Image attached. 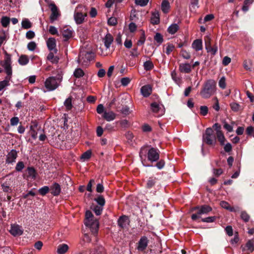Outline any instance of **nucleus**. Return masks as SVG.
<instances>
[{"label":"nucleus","instance_id":"obj_50","mask_svg":"<svg viewBox=\"0 0 254 254\" xmlns=\"http://www.w3.org/2000/svg\"><path fill=\"white\" fill-rule=\"evenodd\" d=\"M208 53H210L212 55H214L217 51V46L212 47L211 46L206 49Z\"/></svg>","mask_w":254,"mask_h":254},{"label":"nucleus","instance_id":"obj_5","mask_svg":"<svg viewBox=\"0 0 254 254\" xmlns=\"http://www.w3.org/2000/svg\"><path fill=\"white\" fill-rule=\"evenodd\" d=\"M93 57V54L91 52H82L78 58L77 62L83 65H87Z\"/></svg>","mask_w":254,"mask_h":254},{"label":"nucleus","instance_id":"obj_61","mask_svg":"<svg viewBox=\"0 0 254 254\" xmlns=\"http://www.w3.org/2000/svg\"><path fill=\"white\" fill-rule=\"evenodd\" d=\"M36 47V44L34 42H31L27 45V48L30 51H34Z\"/></svg>","mask_w":254,"mask_h":254},{"label":"nucleus","instance_id":"obj_36","mask_svg":"<svg viewBox=\"0 0 254 254\" xmlns=\"http://www.w3.org/2000/svg\"><path fill=\"white\" fill-rule=\"evenodd\" d=\"M244 67L247 70H251L253 68L252 62L251 60H246L244 62Z\"/></svg>","mask_w":254,"mask_h":254},{"label":"nucleus","instance_id":"obj_47","mask_svg":"<svg viewBox=\"0 0 254 254\" xmlns=\"http://www.w3.org/2000/svg\"><path fill=\"white\" fill-rule=\"evenodd\" d=\"M64 105L67 110L71 109L72 108L71 99L70 98L66 99L64 101Z\"/></svg>","mask_w":254,"mask_h":254},{"label":"nucleus","instance_id":"obj_58","mask_svg":"<svg viewBox=\"0 0 254 254\" xmlns=\"http://www.w3.org/2000/svg\"><path fill=\"white\" fill-rule=\"evenodd\" d=\"M28 174L29 176L31 177L32 178H35L36 177V172L34 169L33 168H28Z\"/></svg>","mask_w":254,"mask_h":254},{"label":"nucleus","instance_id":"obj_41","mask_svg":"<svg viewBox=\"0 0 254 254\" xmlns=\"http://www.w3.org/2000/svg\"><path fill=\"white\" fill-rule=\"evenodd\" d=\"M254 1V0H252V2H248L247 0H245L244 2V5L242 8V10L245 12L248 11L249 8V5L251 4Z\"/></svg>","mask_w":254,"mask_h":254},{"label":"nucleus","instance_id":"obj_29","mask_svg":"<svg viewBox=\"0 0 254 254\" xmlns=\"http://www.w3.org/2000/svg\"><path fill=\"white\" fill-rule=\"evenodd\" d=\"M179 26L177 24H172L168 28V32L171 34H175L179 29Z\"/></svg>","mask_w":254,"mask_h":254},{"label":"nucleus","instance_id":"obj_30","mask_svg":"<svg viewBox=\"0 0 254 254\" xmlns=\"http://www.w3.org/2000/svg\"><path fill=\"white\" fill-rule=\"evenodd\" d=\"M159 15L158 13L154 12L152 13V17L151 18V22L153 24H157L159 23Z\"/></svg>","mask_w":254,"mask_h":254},{"label":"nucleus","instance_id":"obj_18","mask_svg":"<svg viewBox=\"0 0 254 254\" xmlns=\"http://www.w3.org/2000/svg\"><path fill=\"white\" fill-rule=\"evenodd\" d=\"M179 70L183 73H190L191 70V65L187 63H183L180 64Z\"/></svg>","mask_w":254,"mask_h":254},{"label":"nucleus","instance_id":"obj_54","mask_svg":"<svg viewBox=\"0 0 254 254\" xmlns=\"http://www.w3.org/2000/svg\"><path fill=\"white\" fill-rule=\"evenodd\" d=\"M155 40L159 44H161L163 42V39L162 36L160 33H156L154 36Z\"/></svg>","mask_w":254,"mask_h":254},{"label":"nucleus","instance_id":"obj_59","mask_svg":"<svg viewBox=\"0 0 254 254\" xmlns=\"http://www.w3.org/2000/svg\"><path fill=\"white\" fill-rule=\"evenodd\" d=\"M24 167V165L23 162H18L16 166L15 169L17 171H21Z\"/></svg>","mask_w":254,"mask_h":254},{"label":"nucleus","instance_id":"obj_38","mask_svg":"<svg viewBox=\"0 0 254 254\" xmlns=\"http://www.w3.org/2000/svg\"><path fill=\"white\" fill-rule=\"evenodd\" d=\"M241 218L245 222H247L250 220V216L248 214V213L246 211H243L241 213Z\"/></svg>","mask_w":254,"mask_h":254},{"label":"nucleus","instance_id":"obj_43","mask_svg":"<svg viewBox=\"0 0 254 254\" xmlns=\"http://www.w3.org/2000/svg\"><path fill=\"white\" fill-rule=\"evenodd\" d=\"M198 7V0H190V8L191 9H195Z\"/></svg>","mask_w":254,"mask_h":254},{"label":"nucleus","instance_id":"obj_15","mask_svg":"<svg viewBox=\"0 0 254 254\" xmlns=\"http://www.w3.org/2000/svg\"><path fill=\"white\" fill-rule=\"evenodd\" d=\"M216 134L217 138L218 139V140L219 141L220 144L221 145H224L225 142L226 141V138L222 131L221 130V127H218V128L217 129Z\"/></svg>","mask_w":254,"mask_h":254},{"label":"nucleus","instance_id":"obj_11","mask_svg":"<svg viewBox=\"0 0 254 254\" xmlns=\"http://www.w3.org/2000/svg\"><path fill=\"white\" fill-rule=\"evenodd\" d=\"M148 239L146 237H142L138 243L137 250L139 251H143L148 245Z\"/></svg>","mask_w":254,"mask_h":254},{"label":"nucleus","instance_id":"obj_6","mask_svg":"<svg viewBox=\"0 0 254 254\" xmlns=\"http://www.w3.org/2000/svg\"><path fill=\"white\" fill-rule=\"evenodd\" d=\"M204 141L209 145L215 144V137L213 133V130L211 128H207L205 130V134L203 135Z\"/></svg>","mask_w":254,"mask_h":254},{"label":"nucleus","instance_id":"obj_42","mask_svg":"<svg viewBox=\"0 0 254 254\" xmlns=\"http://www.w3.org/2000/svg\"><path fill=\"white\" fill-rule=\"evenodd\" d=\"M1 186L2 190L4 192H10L12 191V189L10 188V187L7 183H3L2 184H1Z\"/></svg>","mask_w":254,"mask_h":254},{"label":"nucleus","instance_id":"obj_55","mask_svg":"<svg viewBox=\"0 0 254 254\" xmlns=\"http://www.w3.org/2000/svg\"><path fill=\"white\" fill-rule=\"evenodd\" d=\"M149 0H135V3L141 6H144L147 4Z\"/></svg>","mask_w":254,"mask_h":254},{"label":"nucleus","instance_id":"obj_34","mask_svg":"<svg viewBox=\"0 0 254 254\" xmlns=\"http://www.w3.org/2000/svg\"><path fill=\"white\" fill-rule=\"evenodd\" d=\"M230 105L231 109L234 112H238L239 110H242L243 109V108H242L239 104L236 102L231 103Z\"/></svg>","mask_w":254,"mask_h":254},{"label":"nucleus","instance_id":"obj_22","mask_svg":"<svg viewBox=\"0 0 254 254\" xmlns=\"http://www.w3.org/2000/svg\"><path fill=\"white\" fill-rule=\"evenodd\" d=\"M141 92L144 97H148L152 92V88L149 85L143 86L141 88Z\"/></svg>","mask_w":254,"mask_h":254},{"label":"nucleus","instance_id":"obj_12","mask_svg":"<svg viewBox=\"0 0 254 254\" xmlns=\"http://www.w3.org/2000/svg\"><path fill=\"white\" fill-rule=\"evenodd\" d=\"M17 157V152L15 150H11L7 155L6 162L8 164L12 163L15 161Z\"/></svg>","mask_w":254,"mask_h":254},{"label":"nucleus","instance_id":"obj_32","mask_svg":"<svg viewBox=\"0 0 254 254\" xmlns=\"http://www.w3.org/2000/svg\"><path fill=\"white\" fill-rule=\"evenodd\" d=\"M92 152L90 150H88L83 153L80 157V159L83 161L88 160L91 156Z\"/></svg>","mask_w":254,"mask_h":254},{"label":"nucleus","instance_id":"obj_64","mask_svg":"<svg viewBox=\"0 0 254 254\" xmlns=\"http://www.w3.org/2000/svg\"><path fill=\"white\" fill-rule=\"evenodd\" d=\"M231 61V59L230 58L225 56L224 57L223 61H222V64L226 66L228 65Z\"/></svg>","mask_w":254,"mask_h":254},{"label":"nucleus","instance_id":"obj_14","mask_svg":"<svg viewBox=\"0 0 254 254\" xmlns=\"http://www.w3.org/2000/svg\"><path fill=\"white\" fill-rule=\"evenodd\" d=\"M192 210H198V214H207L212 210V208L208 205H202L200 207H195L192 208Z\"/></svg>","mask_w":254,"mask_h":254},{"label":"nucleus","instance_id":"obj_46","mask_svg":"<svg viewBox=\"0 0 254 254\" xmlns=\"http://www.w3.org/2000/svg\"><path fill=\"white\" fill-rule=\"evenodd\" d=\"M93 210L97 215H100L102 212L103 207L101 206H95L93 208Z\"/></svg>","mask_w":254,"mask_h":254},{"label":"nucleus","instance_id":"obj_44","mask_svg":"<svg viewBox=\"0 0 254 254\" xmlns=\"http://www.w3.org/2000/svg\"><path fill=\"white\" fill-rule=\"evenodd\" d=\"M152 111L155 113H158L160 110L159 105L156 103H153L151 104Z\"/></svg>","mask_w":254,"mask_h":254},{"label":"nucleus","instance_id":"obj_56","mask_svg":"<svg viewBox=\"0 0 254 254\" xmlns=\"http://www.w3.org/2000/svg\"><path fill=\"white\" fill-rule=\"evenodd\" d=\"M108 23L110 25L115 26L117 24V20L116 17H111L108 19Z\"/></svg>","mask_w":254,"mask_h":254},{"label":"nucleus","instance_id":"obj_17","mask_svg":"<svg viewBox=\"0 0 254 254\" xmlns=\"http://www.w3.org/2000/svg\"><path fill=\"white\" fill-rule=\"evenodd\" d=\"M243 251H247V253H252L254 250V242L249 240L244 247H242Z\"/></svg>","mask_w":254,"mask_h":254},{"label":"nucleus","instance_id":"obj_20","mask_svg":"<svg viewBox=\"0 0 254 254\" xmlns=\"http://www.w3.org/2000/svg\"><path fill=\"white\" fill-rule=\"evenodd\" d=\"M47 45L49 50H54L55 53H57V50L55 49L56 46V40L54 38H49L47 41Z\"/></svg>","mask_w":254,"mask_h":254},{"label":"nucleus","instance_id":"obj_51","mask_svg":"<svg viewBox=\"0 0 254 254\" xmlns=\"http://www.w3.org/2000/svg\"><path fill=\"white\" fill-rule=\"evenodd\" d=\"M175 46L171 44H168L166 47V53L169 55L174 49Z\"/></svg>","mask_w":254,"mask_h":254},{"label":"nucleus","instance_id":"obj_25","mask_svg":"<svg viewBox=\"0 0 254 254\" xmlns=\"http://www.w3.org/2000/svg\"><path fill=\"white\" fill-rule=\"evenodd\" d=\"M170 8V5L169 2L167 0H163L161 3V9L162 11L167 13L169 12Z\"/></svg>","mask_w":254,"mask_h":254},{"label":"nucleus","instance_id":"obj_3","mask_svg":"<svg viewBox=\"0 0 254 254\" xmlns=\"http://www.w3.org/2000/svg\"><path fill=\"white\" fill-rule=\"evenodd\" d=\"M62 77H49L45 82V86L48 91L54 90L59 86Z\"/></svg>","mask_w":254,"mask_h":254},{"label":"nucleus","instance_id":"obj_16","mask_svg":"<svg viewBox=\"0 0 254 254\" xmlns=\"http://www.w3.org/2000/svg\"><path fill=\"white\" fill-rule=\"evenodd\" d=\"M116 117V114L113 111H105L103 115V118L108 122L113 121Z\"/></svg>","mask_w":254,"mask_h":254},{"label":"nucleus","instance_id":"obj_10","mask_svg":"<svg viewBox=\"0 0 254 254\" xmlns=\"http://www.w3.org/2000/svg\"><path fill=\"white\" fill-rule=\"evenodd\" d=\"M9 232L11 235L14 236L21 235L23 233V230L18 225H11Z\"/></svg>","mask_w":254,"mask_h":254},{"label":"nucleus","instance_id":"obj_24","mask_svg":"<svg viewBox=\"0 0 254 254\" xmlns=\"http://www.w3.org/2000/svg\"><path fill=\"white\" fill-rule=\"evenodd\" d=\"M129 220L127 217L126 216H121L118 220V225L122 228L125 227L128 224Z\"/></svg>","mask_w":254,"mask_h":254},{"label":"nucleus","instance_id":"obj_45","mask_svg":"<svg viewBox=\"0 0 254 254\" xmlns=\"http://www.w3.org/2000/svg\"><path fill=\"white\" fill-rule=\"evenodd\" d=\"M1 23L4 27H6L9 23V18L7 17H3L1 20Z\"/></svg>","mask_w":254,"mask_h":254},{"label":"nucleus","instance_id":"obj_63","mask_svg":"<svg viewBox=\"0 0 254 254\" xmlns=\"http://www.w3.org/2000/svg\"><path fill=\"white\" fill-rule=\"evenodd\" d=\"M35 36V33L31 30L27 31L26 33V37L28 39H31L33 38Z\"/></svg>","mask_w":254,"mask_h":254},{"label":"nucleus","instance_id":"obj_37","mask_svg":"<svg viewBox=\"0 0 254 254\" xmlns=\"http://www.w3.org/2000/svg\"><path fill=\"white\" fill-rule=\"evenodd\" d=\"M143 66L146 70H150L153 68L154 65L151 61H148L144 63Z\"/></svg>","mask_w":254,"mask_h":254},{"label":"nucleus","instance_id":"obj_60","mask_svg":"<svg viewBox=\"0 0 254 254\" xmlns=\"http://www.w3.org/2000/svg\"><path fill=\"white\" fill-rule=\"evenodd\" d=\"M204 42L205 45V49L211 46V38L209 36H206L204 38Z\"/></svg>","mask_w":254,"mask_h":254},{"label":"nucleus","instance_id":"obj_7","mask_svg":"<svg viewBox=\"0 0 254 254\" xmlns=\"http://www.w3.org/2000/svg\"><path fill=\"white\" fill-rule=\"evenodd\" d=\"M89 224L86 223V220H85V225L89 227L91 229L92 233L96 235L98 231L99 228V222L97 219L94 217L89 219Z\"/></svg>","mask_w":254,"mask_h":254},{"label":"nucleus","instance_id":"obj_52","mask_svg":"<svg viewBox=\"0 0 254 254\" xmlns=\"http://www.w3.org/2000/svg\"><path fill=\"white\" fill-rule=\"evenodd\" d=\"M155 184V179L153 178H149V179L147 181V188L150 189L152 187H153Z\"/></svg>","mask_w":254,"mask_h":254},{"label":"nucleus","instance_id":"obj_62","mask_svg":"<svg viewBox=\"0 0 254 254\" xmlns=\"http://www.w3.org/2000/svg\"><path fill=\"white\" fill-rule=\"evenodd\" d=\"M120 123L121 127L124 128L128 127L130 125L129 122L127 120H123L120 121Z\"/></svg>","mask_w":254,"mask_h":254},{"label":"nucleus","instance_id":"obj_23","mask_svg":"<svg viewBox=\"0 0 254 254\" xmlns=\"http://www.w3.org/2000/svg\"><path fill=\"white\" fill-rule=\"evenodd\" d=\"M51 193L55 196L59 195L61 192L60 186L57 184H54L51 187Z\"/></svg>","mask_w":254,"mask_h":254},{"label":"nucleus","instance_id":"obj_27","mask_svg":"<svg viewBox=\"0 0 254 254\" xmlns=\"http://www.w3.org/2000/svg\"><path fill=\"white\" fill-rule=\"evenodd\" d=\"M62 35L65 38V40H67L71 37L72 31L68 28H64L62 30Z\"/></svg>","mask_w":254,"mask_h":254},{"label":"nucleus","instance_id":"obj_57","mask_svg":"<svg viewBox=\"0 0 254 254\" xmlns=\"http://www.w3.org/2000/svg\"><path fill=\"white\" fill-rule=\"evenodd\" d=\"M226 80L224 77L221 78L219 81V86L222 89H225L226 87Z\"/></svg>","mask_w":254,"mask_h":254},{"label":"nucleus","instance_id":"obj_9","mask_svg":"<svg viewBox=\"0 0 254 254\" xmlns=\"http://www.w3.org/2000/svg\"><path fill=\"white\" fill-rule=\"evenodd\" d=\"M159 158V153L158 150L154 148H151L148 152V159L154 162L158 160Z\"/></svg>","mask_w":254,"mask_h":254},{"label":"nucleus","instance_id":"obj_2","mask_svg":"<svg viewBox=\"0 0 254 254\" xmlns=\"http://www.w3.org/2000/svg\"><path fill=\"white\" fill-rule=\"evenodd\" d=\"M215 82L213 80H207L200 92L201 96L204 98H209L214 92Z\"/></svg>","mask_w":254,"mask_h":254},{"label":"nucleus","instance_id":"obj_26","mask_svg":"<svg viewBox=\"0 0 254 254\" xmlns=\"http://www.w3.org/2000/svg\"><path fill=\"white\" fill-rule=\"evenodd\" d=\"M68 250V246L66 244L60 245L57 249V253L59 254H64Z\"/></svg>","mask_w":254,"mask_h":254},{"label":"nucleus","instance_id":"obj_21","mask_svg":"<svg viewBox=\"0 0 254 254\" xmlns=\"http://www.w3.org/2000/svg\"><path fill=\"white\" fill-rule=\"evenodd\" d=\"M114 38L112 35L110 33H107L104 38V44L105 47L108 49L110 47L113 41Z\"/></svg>","mask_w":254,"mask_h":254},{"label":"nucleus","instance_id":"obj_8","mask_svg":"<svg viewBox=\"0 0 254 254\" xmlns=\"http://www.w3.org/2000/svg\"><path fill=\"white\" fill-rule=\"evenodd\" d=\"M50 6L52 12L50 19L51 22L53 23L58 19V17L60 15V13L55 4H51Z\"/></svg>","mask_w":254,"mask_h":254},{"label":"nucleus","instance_id":"obj_49","mask_svg":"<svg viewBox=\"0 0 254 254\" xmlns=\"http://www.w3.org/2000/svg\"><path fill=\"white\" fill-rule=\"evenodd\" d=\"M49 191V188L47 186H45L39 190V192L42 195H44Z\"/></svg>","mask_w":254,"mask_h":254},{"label":"nucleus","instance_id":"obj_13","mask_svg":"<svg viewBox=\"0 0 254 254\" xmlns=\"http://www.w3.org/2000/svg\"><path fill=\"white\" fill-rule=\"evenodd\" d=\"M42 131L36 124H34L30 127V133L33 139H36L38 133H41Z\"/></svg>","mask_w":254,"mask_h":254},{"label":"nucleus","instance_id":"obj_40","mask_svg":"<svg viewBox=\"0 0 254 254\" xmlns=\"http://www.w3.org/2000/svg\"><path fill=\"white\" fill-rule=\"evenodd\" d=\"M95 200L101 206H103L105 203V200L102 195H99L97 198H95Z\"/></svg>","mask_w":254,"mask_h":254},{"label":"nucleus","instance_id":"obj_48","mask_svg":"<svg viewBox=\"0 0 254 254\" xmlns=\"http://www.w3.org/2000/svg\"><path fill=\"white\" fill-rule=\"evenodd\" d=\"M208 108L206 106H201L200 107V114L202 116H205L208 113Z\"/></svg>","mask_w":254,"mask_h":254},{"label":"nucleus","instance_id":"obj_33","mask_svg":"<svg viewBox=\"0 0 254 254\" xmlns=\"http://www.w3.org/2000/svg\"><path fill=\"white\" fill-rule=\"evenodd\" d=\"M220 204L222 207H223L225 209H226L227 210H229V211H230L231 212L235 211L234 208L233 207H231L230 204L226 201H222L220 202Z\"/></svg>","mask_w":254,"mask_h":254},{"label":"nucleus","instance_id":"obj_31","mask_svg":"<svg viewBox=\"0 0 254 254\" xmlns=\"http://www.w3.org/2000/svg\"><path fill=\"white\" fill-rule=\"evenodd\" d=\"M18 62L21 65H25L29 62L28 57L25 55H22L19 58Z\"/></svg>","mask_w":254,"mask_h":254},{"label":"nucleus","instance_id":"obj_39","mask_svg":"<svg viewBox=\"0 0 254 254\" xmlns=\"http://www.w3.org/2000/svg\"><path fill=\"white\" fill-rule=\"evenodd\" d=\"M84 74L83 71L80 68H77L74 72V75L76 78L82 77Z\"/></svg>","mask_w":254,"mask_h":254},{"label":"nucleus","instance_id":"obj_35","mask_svg":"<svg viewBox=\"0 0 254 254\" xmlns=\"http://www.w3.org/2000/svg\"><path fill=\"white\" fill-rule=\"evenodd\" d=\"M21 25L23 28L27 29L32 27V23L28 19H25L22 21Z\"/></svg>","mask_w":254,"mask_h":254},{"label":"nucleus","instance_id":"obj_4","mask_svg":"<svg viewBox=\"0 0 254 254\" xmlns=\"http://www.w3.org/2000/svg\"><path fill=\"white\" fill-rule=\"evenodd\" d=\"M0 64L4 67L7 74L6 79H10L12 75L10 55L5 53L4 60Z\"/></svg>","mask_w":254,"mask_h":254},{"label":"nucleus","instance_id":"obj_1","mask_svg":"<svg viewBox=\"0 0 254 254\" xmlns=\"http://www.w3.org/2000/svg\"><path fill=\"white\" fill-rule=\"evenodd\" d=\"M87 15V10L85 6L78 5L76 7L74 13V19L76 24H80L83 23Z\"/></svg>","mask_w":254,"mask_h":254},{"label":"nucleus","instance_id":"obj_19","mask_svg":"<svg viewBox=\"0 0 254 254\" xmlns=\"http://www.w3.org/2000/svg\"><path fill=\"white\" fill-rule=\"evenodd\" d=\"M192 48L196 51H198L202 49V41L200 39H196L193 41L191 45Z\"/></svg>","mask_w":254,"mask_h":254},{"label":"nucleus","instance_id":"obj_28","mask_svg":"<svg viewBox=\"0 0 254 254\" xmlns=\"http://www.w3.org/2000/svg\"><path fill=\"white\" fill-rule=\"evenodd\" d=\"M47 59L48 60L50 61L53 64H57L59 62V58L57 56H55L54 53L53 52H50L47 57Z\"/></svg>","mask_w":254,"mask_h":254},{"label":"nucleus","instance_id":"obj_53","mask_svg":"<svg viewBox=\"0 0 254 254\" xmlns=\"http://www.w3.org/2000/svg\"><path fill=\"white\" fill-rule=\"evenodd\" d=\"M94 218L92 212L89 210L86 211L85 213V220H86V223L89 224V219Z\"/></svg>","mask_w":254,"mask_h":254}]
</instances>
